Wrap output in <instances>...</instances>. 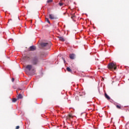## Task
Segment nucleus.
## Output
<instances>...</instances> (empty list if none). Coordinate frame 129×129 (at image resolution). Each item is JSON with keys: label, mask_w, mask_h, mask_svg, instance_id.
<instances>
[{"label": "nucleus", "mask_w": 129, "mask_h": 129, "mask_svg": "<svg viewBox=\"0 0 129 129\" xmlns=\"http://www.w3.org/2000/svg\"><path fill=\"white\" fill-rule=\"evenodd\" d=\"M37 49V47L36 46L32 45L29 47V50L30 51H35Z\"/></svg>", "instance_id": "5"}, {"label": "nucleus", "mask_w": 129, "mask_h": 129, "mask_svg": "<svg viewBox=\"0 0 129 129\" xmlns=\"http://www.w3.org/2000/svg\"><path fill=\"white\" fill-rule=\"evenodd\" d=\"M18 98L19 99H21L23 98V96L22 95V94H19L18 95Z\"/></svg>", "instance_id": "11"}, {"label": "nucleus", "mask_w": 129, "mask_h": 129, "mask_svg": "<svg viewBox=\"0 0 129 129\" xmlns=\"http://www.w3.org/2000/svg\"><path fill=\"white\" fill-rule=\"evenodd\" d=\"M105 97L108 100H109L110 99V97L107 95V94H106V93H105Z\"/></svg>", "instance_id": "9"}, {"label": "nucleus", "mask_w": 129, "mask_h": 129, "mask_svg": "<svg viewBox=\"0 0 129 129\" xmlns=\"http://www.w3.org/2000/svg\"><path fill=\"white\" fill-rule=\"evenodd\" d=\"M49 16L50 20H55V19H56V18H55V16L53 14H49Z\"/></svg>", "instance_id": "6"}, {"label": "nucleus", "mask_w": 129, "mask_h": 129, "mask_svg": "<svg viewBox=\"0 0 129 129\" xmlns=\"http://www.w3.org/2000/svg\"><path fill=\"white\" fill-rule=\"evenodd\" d=\"M108 69H110V70H116V66H115V64L114 63L111 62L109 63L108 66Z\"/></svg>", "instance_id": "2"}, {"label": "nucleus", "mask_w": 129, "mask_h": 129, "mask_svg": "<svg viewBox=\"0 0 129 129\" xmlns=\"http://www.w3.org/2000/svg\"><path fill=\"white\" fill-rule=\"evenodd\" d=\"M40 60H39V57L35 56L32 58L31 60V63L33 66H36L39 64Z\"/></svg>", "instance_id": "1"}, {"label": "nucleus", "mask_w": 129, "mask_h": 129, "mask_svg": "<svg viewBox=\"0 0 129 129\" xmlns=\"http://www.w3.org/2000/svg\"><path fill=\"white\" fill-rule=\"evenodd\" d=\"M15 81V79L13 78L12 79V82H14V81Z\"/></svg>", "instance_id": "21"}, {"label": "nucleus", "mask_w": 129, "mask_h": 129, "mask_svg": "<svg viewBox=\"0 0 129 129\" xmlns=\"http://www.w3.org/2000/svg\"><path fill=\"white\" fill-rule=\"evenodd\" d=\"M67 70L68 72H72V70H71L69 67L67 68Z\"/></svg>", "instance_id": "12"}, {"label": "nucleus", "mask_w": 129, "mask_h": 129, "mask_svg": "<svg viewBox=\"0 0 129 129\" xmlns=\"http://www.w3.org/2000/svg\"><path fill=\"white\" fill-rule=\"evenodd\" d=\"M70 59H72V60H74V59H75V54H74L73 53L70 54Z\"/></svg>", "instance_id": "7"}, {"label": "nucleus", "mask_w": 129, "mask_h": 129, "mask_svg": "<svg viewBox=\"0 0 129 129\" xmlns=\"http://www.w3.org/2000/svg\"><path fill=\"white\" fill-rule=\"evenodd\" d=\"M57 38L59 39V41H61V42H65V39L63 37L58 36Z\"/></svg>", "instance_id": "8"}, {"label": "nucleus", "mask_w": 129, "mask_h": 129, "mask_svg": "<svg viewBox=\"0 0 129 129\" xmlns=\"http://www.w3.org/2000/svg\"><path fill=\"white\" fill-rule=\"evenodd\" d=\"M116 107H117V108H118V109H120V108H121V107L118 105H116Z\"/></svg>", "instance_id": "16"}, {"label": "nucleus", "mask_w": 129, "mask_h": 129, "mask_svg": "<svg viewBox=\"0 0 129 129\" xmlns=\"http://www.w3.org/2000/svg\"><path fill=\"white\" fill-rule=\"evenodd\" d=\"M71 19L72 20H75V15H72V16H71Z\"/></svg>", "instance_id": "14"}, {"label": "nucleus", "mask_w": 129, "mask_h": 129, "mask_svg": "<svg viewBox=\"0 0 129 129\" xmlns=\"http://www.w3.org/2000/svg\"><path fill=\"white\" fill-rule=\"evenodd\" d=\"M45 22H47L48 24H50V21H49V19L45 18Z\"/></svg>", "instance_id": "13"}, {"label": "nucleus", "mask_w": 129, "mask_h": 129, "mask_svg": "<svg viewBox=\"0 0 129 129\" xmlns=\"http://www.w3.org/2000/svg\"><path fill=\"white\" fill-rule=\"evenodd\" d=\"M17 100L16 98H13L12 101H13V102H16V101H17Z\"/></svg>", "instance_id": "17"}, {"label": "nucleus", "mask_w": 129, "mask_h": 129, "mask_svg": "<svg viewBox=\"0 0 129 129\" xmlns=\"http://www.w3.org/2000/svg\"><path fill=\"white\" fill-rule=\"evenodd\" d=\"M71 117H72V115L70 114L68 116H67V119H69V120H70Z\"/></svg>", "instance_id": "10"}, {"label": "nucleus", "mask_w": 129, "mask_h": 129, "mask_svg": "<svg viewBox=\"0 0 129 129\" xmlns=\"http://www.w3.org/2000/svg\"><path fill=\"white\" fill-rule=\"evenodd\" d=\"M25 59H30V56L26 55L25 56Z\"/></svg>", "instance_id": "19"}, {"label": "nucleus", "mask_w": 129, "mask_h": 129, "mask_svg": "<svg viewBox=\"0 0 129 129\" xmlns=\"http://www.w3.org/2000/svg\"><path fill=\"white\" fill-rule=\"evenodd\" d=\"M63 61H64V63H65V59H64L63 58H62Z\"/></svg>", "instance_id": "22"}, {"label": "nucleus", "mask_w": 129, "mask_h": 129, "mask_svg": "<svg viewBox=\"0 0 129 129\" xmlns=\"http://www.w3.org/2000/svg\"><path fill=\"white\" fill-rule=\"evenodd\" d=\"M53 2V0H48L47 1V4H50V3H52Z\"/></svg>", "instance_id": "15"}, {"label": "nucleus", "mask_w": 129, "mask_h": 129, "mask_svg": "<svg viewBox=\"0 0 129 129\" xmlns=\"http://www.w3.org/2000/svg\"><path fill=\"white\" fill-rule=\"evenodd\" d=\"M41 46L42 47H48L50 48V45L48 43H41Z\"/></svg>", "instance_id": "4"}, {"label": "nucleus", "mask_w": 129, "mask_h": 129, "mask_svg": "<svg viewBox=\"0 0 129 129\" xmlns=\"http://www.w3.org/2000/svg\"><path fill=\"white\" fill-rule=\"evenodd\" d=\"M58 5H59V6H60V7H62V6H63L64 4L61 3H59Z\"/></svg>", "instance_id": "18"}, {"label": "nucleus", "mask_w": 129, "mask_h": 129, "mask_svg": "<svg viewBox=\"0 0 129 129\" xmlns=\"http://www.w3.org/2000/svg\"><path fill=\"white\" fill-rule=\"evenodd\" d=\"M19 128H20V126H17L16 127V129H19Z\"/></svg>", "instance_id": "20"}, {"label": "nucleus", "mask_w": 129, "mask_h": 129, "mask_svg": "<svg viewBox=\"0 0 129 129\" xmlns=\"http://www.w3.org/2000/svg\"><path fill=\"white\" fill-rule=\"evenodd\" d=\"M33 64H28L26 66V68L28 71H35L34 68H33Z\"/></svg>", "instance_id": "3"}]
</instances>
